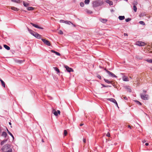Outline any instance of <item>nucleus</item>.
<instances>
[{
  "label": "nucleus",
  "instance_id": "nucleus-29",
  "mask_svg": "<svg viewBox=\"0 0 152 152\" xmlns=\"http://www.w3.org/2000/svg\"><path fill=\"white\" fill-rule=\"evenodd\" d=\"M86 12L88 14H91L92 13V11H91V10H87V9L86 10Z\"/></svg>",
  "mask_w": 152,
  "mask_h": 152
},
{
  "label": "nucleus",
  "instance_id": "nucleus-39",
  "mask_svg": "<svg viewBox=\"0 0 152 152\" xmlns=\"http://www.w3.org/2000/svg\"><path fill=\"white\" fill-rule=\"evenodd\" d=\"M59 34H63V33L61 30H60L59 32Z\"/></svg>",
  "mask_w": 152,
  "mask_h": 152
},
{
  "label": "nucleus",
  "instance_id": "nucleus-11",
  "mask_svg": "<svg viewBox=\"0 0 152 152\" xmlns=\"http://www.w3.org/2000/svg\"><path fill=\"white\" fill-rule=\"evenodd\" d=\"M34 36L38 39H40L41 38V35L36 32H35Z\"/></svg>",
  "mask_w": 152,
  "mask_h": 152
},
{
  "label": "nucleus",
  "instance_id": "nucleus-49",
  "mask_svg": "<svg viewBox=\"0 0 152 152\" xmlns=\"http://www.w3.org/2000/svg\"><path fill=\"white\" fill-rule=\"evenodd\" d=\"M84 125L83 124H80V126H82Z\"/></svg>",
  "mask_w": 152,
  "mask_h": 152
},
{
  "label": "nucleus",
  "instance_id": "nucleus-56",
  "mask_svg": "<svg viewBox=\"0 0 152 152\" xmlns=\"http://www.w3.org/2000/svg\"><path fill=\"white\" fill-rule=\"evenodd\" d=\"M151 69L152 71V66L151 67Z\"/></svg>",
  "mask_w": 152,
  "mask_h": 152
},
{
  "label": "nucleus",
  "instance_id": "nucleus-37",
  "mask_svg": "<svg viewBox=\"0 0 152 152\" xmlns=\"http://www.w3.org/2000/svg\"><path fill=\"white\" fill-rule=\"evenodd\" d=\"M80 5L81 7H83L84 6V3L83 2H81L80 3Z\"/></svg>",
  "mask_w": 152,
  "mask_h": 152
},
{
  "label": "nucleus",
  "instance_id": "nucleus-54",
  "mask_svg": "<svg viewBox=\"0 0 152 152\" xmlns=\"http://www.w3.org/2000/svg\"><path fill=\"white\" fill-rule=\"evenodd\" d=\"M2 48V47L0 45V49H1Z\"/></svg>",
  "mask_w": 152,
  "mask_h": 152
},
{
  "label": "nucleus",
  "instance_id": "nucleus-31",
  "mask_svg": "<svg viewBox=\"0 0 152 152\" xmlns=\"http://www.w3.org/2000/svg\"><path fill=\"white\" fill-rule=\"evenodd\" d=\"M34 9V8L32 7H29L27 8V10H32Z\"/></svg>",
  "mask_w": 152,
  "mask_h": 152
},
{
  "label": "nucleus",
  "instance_id": "nucleus-4",
  "mask_svg": "<svg viewBox=\"0 0 152 152\" xmlns=\"http://www.w3.org/2000/svg\"><path fill=\"white\" fill-rule=\"evenodd\" d=\"M105 70L106 72L108 74L109 76L112 77L117 78V77L112 72L106 69H105Z\"/></svg>",
  "mask_w": 152,
  "mask_h": 152
},
{
  "label": "nucleus",
  "instance_id": "nucleus-3",
  "mask_svg": "<svg viewBox=\"0 0 152 152\" xmlns=\"http://www.w3.org/2000/svg\"><path fill=\"white\" fill-rule=\"evenodd\" d=\"M41 39L45 44L48 46H50V43L49 41L46 40L45 39Z\"/></svg>",
  "mask_w": 152,
  "mask_h": 152
},
{
  "label": "nucleus",
  "instance_id": "nucleus-45",
  "mask_svg": "<svg viewBox=\"0 0 152 152\" xmlns=\"http://www.w3.org/2000/svg\"><path fill=\"white\" fill-rule=\"evenodd\" d=\"M83 141V142L84 143H86V139H84Z\"/></svg>",
  "mask_w": 152,
  "mask_h": 152
},
{
  "label": "nucleus",
  "instance_id": "nucleus-24",
  "mask_svg": "<svg viewBox=\"0 0 152 152\" xmlns=\"http://www.w3.org/2000/svg\"><path fill=\"white\" fill-rule=\"evenodd\" d=\"M0 81L1 82V83L2 86L3 87H5V83L1 79H0Z\"/></svg>",
  "mask_w": 152,
  "mask_h": 152
},
{
  "label": "nucleus",
  "instance_id": "nucleus-8",
  "mask_svg": "<svg viewBox=\"0 0 152 152\" xmlns=\"http://www.w3.org/2000/svg\"><path fill=\"white\" fill-rule=\"evenodd\" d=\"M60 23H64L66 24L70 25V23H72L71 22L68 21H65L64 20H60Z\"/></svg>",
  "mask_w": 152,
  "mask_h": 152
},
{
  "label": "nucleus",
  "instance_id": "nucleus-51",
  "mask_svg": "<svg viewBox=\"0 0 152 152\" xmlns=\"http://www.w3.org/2000/svg\"><path fill=\"white\" fill-rule=\"evenodd\" d=\"M128 127L129 128L131 129V127L130 125H129L128 126Z\"/></svg>",
  "mask_w": 152,
  "mask_h": 152
},
{
  "label": "nucleus",
  "instance_id": "nucleus-46",
  "mask_svg": "<svg viewBox=\"0 0 152 152\" xmlns=\"http://www.w3.org/2000/svg\"><path fill=\"white\" fill-rule=\"evenodd\" d=\"M124 36H128L127 34L126 33H125L124 34Z\"/></svg>",
  "mask_w": 152,
  "mask_h": 152
},
{
  "label": "nucleus",
  "instance_id": "nucleus-25",
  "mask_svg": "<svg viewBox=\"0 0 152 152\" xmlns=\"http://www.w3.org/2000/svg\"><path fill=\"white\" fill-rule=\"evenodd\" d=\"M11 1L13 2L17 3H20V0H12Z\"/></svg>",
  "mask_w": 152,
  "mask_h": 152
},
{
  "label": "nucleus",
  "instance_id": "nucleus-23",
  "mask_svg": "<svg viewBox=\"0 0 152 152\" xmlns=\"http://www.w3.org/2000/svg\"><path fill=\"white\" fill-rule=\"evenodd\" d=\"M7 130L8 133L12 137L13 140H14V137L13 135L7 129Z\"/></svg>",
  "mask_w": 152,
  "mask_h": 152
},
{
  "label": "nucleus",
  "instance_id": "nucleus-42",
  "mask_svg": "<svg viewBox=\"0 0 152 152\" xmlns=\"http://www.w3.org/2000/svg\"><path fill=\"white\" fill-rule=\"evenodd\" d=\"M147 61L149 63H152V60L150 59L149 60H148Z\"/></svg>",
  "mask_w": 152,
  "mask_h": 152
},
{
  "label": "nucleus",
  "instance_id": "nucleus-16",
  "mask_svg": "<svg viewBox=\"0 0 152 152\" xmlns=\"http://www.w3.org/2000/svg\"><path fill=\"white\" fill-rule=\"evenodd\" d=\"M100 20L101 22L104 23H106L107 21V20L106 19L102 18L100 19Z\"/></svg>",
  "mask_w": 152,
  "mask_h": 152
},
{
  "label": "nucleus",
  "instance_id": "nucleus-19",
  "mask_svg": "<svg viewBox=\"0 0 152 152\" xmlns=\"http://www.w3.org/2000/svg\"><path fill=\"white\" fill-rule=\"evenodd\" d=\"M126 90L128 91L129 92H132L131 89L129 86H126Z\"/></svg>",
  "mask_w": 152,
  "mask_h": 152
},
{
  "label": "nucleus",
  "instance_id": "nucleus-17",
  "mask_svg": "<svg viewBox=\"0 0 152 152\" xmlns=\"http://www.w3.org/2000/svg\"><path fill=\"white\" fill-rule=\"evenodd\" d=\"M136 3H137V2H136ZM137 4H134V5L133 6V9L135 12H136L137 11V7L135 6V5H137Z\"/></svg>",
  "mask_w": 152,
  "mask_h": 152
},
{
  "label": "nucleus",
  "instance_id": "nucleus-52",
  "mask_svg": "<svg viewBox=\"0 0 152 152\" xmlns=\"http://www.w3.org/2000/svg\"><path fill=\"white\" fill-rule=\"evenodd\" d=\"M143 92H144V93H146V91L145 90H143Z\"/></svg>",
  "mask_w": 152,
  "mask_h": 152
},
{
  "label": "nucleus",
  "instance_id": "nucleus-57",
  "mask_svg": "<svg viewBox=\"0 0 152 152\" xmlns=\"http://www.w3.org/2000/svg\"><path fill=\"white\" fill-rule=\"evenodd\" d=\"M129 78L132 79V77L131 76L129 77Z\"/></svg>",
  "mask_w": 152,
  "mask_h": 152
},
{
  "label": "nucleus",
  "instance_id": "nucleus-10",
  "mask_svg": "<svg viewBox=\"0 0 152 152\" xmlns=\"http://www.w3.org/2000/svg\"><path fill=\"white\" fill-rule=\"evenodd\" d=\"M108 100L109 101H110L111 102H113V103H115L116 105L118 106V104L115 100L113 98H109L108 99Z\"/></svg>",
  "mask_w": 152,
  "mask_h": 152
},
{
  "label": "nucleus",
  "instance_id": "nucleus-15",
  "mask_svg": "<svg viewBox=\"0 0 152 152\" xmlns=\"http://www.w3.org/2000/svg\"><path fill=\"white\" fill-rule=\"evenodd\" d=\"M51 52L55 53L56 54L57 56H60L61 55L59 53L57 52H56L54 50H51Z\"/></svg>",
  "mask_w": 152,
  "mask_h": 152
},
{
  "label": "nucleus",
  "instance_id": "nucleus-20",
  "mask_svg": "<svg viewBox=\"0 0 152 152\" xmlns=\"http://www.w3.org/2000/svg\"><path fill=\"white\" fill-rule=\"evenodd\" d=\"M53 68L54 69V70L56 72H57V73L58 74L60 72L59 70L58 69L57 67H54Z\"/></svg>",
  "mask_w": 152,
  "mask_h": 152
},
{
  "label": "nucleus",
  "instance_id": "nucleus-40",
  "mask_svg": "<svg viewBox=\"0 0 152 152\" xmlns=\"http://www.w3.org/2000/svg\"><path fill=\"white\" fill-rule=\"evenodd\" d=\"M101 85L104 87H108V86H107V85L105 86V85H104V84H101Z\"/></svg>",
  "mask_w": 152,
  "mask_h": 152
},
{
  "label": "nucleus",
  "instance_id": "nucleus-27",
  "mask_svg": "<svg viewBox=\"0 0 152 152\" xmlns=\"http://www.w3.org/2000/svg\"><path fill=\"white\" fill-rule=\"evenodd\" d=\"M23 5L25 7H27L29 6V4L26 3H25L24 1H23Z\"/></svg>",
  "mask_w": 152,
  "mask_h": 152
},
{
  "label": "nucleus",
  "instance_id": "nucleus-18",
  "mask_svg": "<svg viewBox=\"0 0 152 152\" xmlns=\"http://www.w3.org/2000/svg\"><path fill=\"white\" fill-rule=\"evenodd\" d=\"M118 18L120 20H123L125 19V16H119Z\"/></svg>",
  "mask_w": 152,
  "mask_h": 152
},
{
  "label": "nucleus",
  "instance_id": "nucleus-6",
  "mask_svg": "<svg viewBox=\"0 0 152 152\" xmlns=\"http://www.w3.org/2000/svg\"><path fill=\"white\" fill-rule=\"evenodd\" d=\"M148 95H146L145 94H141V98L145 100H147L148 99Z\"/></svg>",
  "mask_w": 152,
  "mask_h": 152
},
{
  "label": "nucleus",
  "instance_id": "nucleus-36",
  "mask_svg": "<svg viewBox=\"0 0 152 152\" xmlns=\"http://www.w3.org/2000/svg\"><path fill=\"white\" fill-rule=\"evenodd\" d=\"M108 2H107L109 3L110 5H113V3L112 1L108 0Z\"/></svg>",
  "mask_w": 152,
  "mask_h": 152
},
{
  "label": "nucleus",
  "instance_id": "nucleus-26",
  "mask_svg": "<svg viewBox=\"0 0 152 152\" xmlns=\"http://www.w3.org/2000/svg\"><path fill=\"white\" fill-rule=\"evenodd\" d=\"M104 80L105 82H106V83H107L108 84H111L112 83V82L111 81H109L108 80L104 79Z\"/></svg>",
  "mask_w": 152,
  "mask_h": 152
},
{
  "label": "nucleus",
  "instance_id": "nucleus-7",
  "mask_svg": "<svg viewBox=\"0 0 152 152\" xmlns=\"http://www.w3.org/2000/svg\"><path fill=\"white\" fill-rule=\"evenodd\" d=\"M52 113L55 115L57 116L58 114H60V111L59 110H58L57 112L53 109L52 111Z\"/></svg>",
  "mask_w": 152,
  "mask_h": 152
},
{
  "label": "nucleus",
  "instance_id": "nucleus-33",
  "mask_svg": "<svg viewBox=\"0 0 152 152\" xmlns=\"http://www.w3.org/2000/svg\"><path fill=\"white\" fill-rule=\"evenodd\" d=\"M135 102H136V103L139 105H141L142 104L141 103L138 101H135Z\"/></svg>",
  "mask_w": 152,
  "mask_h": 152
},
{
  "label": "nucleus",
  "instance_id": "nucleus-13",
  "mask_svg": "<svg viewBox=\"0 0 152 152\" xmlns=\"http://www.w3.org/2000/svg\"><path fill=\"white\" fill-rule=\"evenodd\" d=\"M123 80L125 81H128L129 80L127 77L124 76L122 77Z\"/></svg>",
  "mask_w": 152,
  "mask_h": 152
},
{
  "label": "nucleus",
  "instance_id": "nucleus-43",
  "mask_svg": "<svg viewBox=\"0 0 152 152\" xmlns=\"http://www.w3.org/2000/svg\"><path fill=\"white\" fill-rule=\"evenodd\" d=\"M123 98L124 99L126 100H127V99H128L126 97V96H124L123 97Z\"/></svg>",
  "mask_w": 152,
  "mask_h": 152
},
{
  "label": "nucleus",
  "instance_id": "nucleus-41",
  "mask_svg": "<svg viewBox=\"0 0 152 152\" xmlns=\"http://www.w3.org/2000/svg\"><path fill=\"white\" fill-rule=\"evenodd\" d=\"M106 136H107L108 137H110V134L109 132H108L107 134H106Z\"/></svg>",
  "mask_w": 152,
  "mask_h": 152
},
{
  "label": "nucleus",
  "instance_id": "nucleus-34",
  "mask_svg": "<svg viewBox=\"0 0 152 152\" xmlns=\"http://www.w3.org/2000/svg\"><path fill=\"white\" fill-rule=\"evenodd\" d=\"M67 134V132L66 130H65L64 131V136H66Z\"/></svg>",
  "mask_w": 152,
  "mask_h": 152
},
{
  "label": "nucleus",
  "instance_id": "nucleus-14",
  "mask_svg": "<svg viewBox=\"0 0 152 152\" xmlns=\"http://www.w3.org/2000/svg\"><path fill=\"white\" fill-rule=\"evenodd\" d=\"M7 135V133L5 132H3L2 133L1 136L4 137L5 138H6Z\"/></svg>",
  "mask_w": 152,
  "mask_h": 152
},
{
  "label": "nucleus",
  "instance_id": "nucleus-50",
  "mask_svg": "<svg viewBox=\"0 0 152 152\" xmlns=\"http://www.w3.org/2000/svg\"><path fill=\"white\" fill-rule=\"evenodd\" d=\"M149 144L148 143H146L145 144V145L146 146H148V145Z\"/></svg>",
  "mask_w": 152,
  "mask_h": 152
},
{
  "label": "nucleus",
  "instance_id": "nucleus-5",
  "mask_svg": "<svg viewBox=\"0 0 152 152\" xmlns=\"http://www.w3.org/2000/svg\"><path fill=\"white\" fill-rule=\"evenodd\" d=\"M64 67L66 68L67 71L68 72H71L73 71V70L72 69L69 67L67 65H65L64 66Z\"/></svg>",
  "mask_w": 152,
  "mask_h": 152
},
{
  "label": "nucleus",
  "instance_id": "nucleus-47",
  "mask_svg": "<svg viewBox=\"0 0 152 152\" xmlns=\"http://www.w3.org/2000/svg\"><path fill=\"white\" fill-rule=\"evenodd\" d=\"M97 2H95L94 3H95V4H94V5H96V6H98V5H96V4H97Z\"/></svg>",
  "mask_w": 152,
  "mask_h": 152
},
{
  "label": "nucleus",
  "instance_id": "nucleus-2",
  "mask_svg": "<svg viewBox=\"0 0 152 152\" xmlns=\"http://www.w3.org/2000/svg\"><path fill=\"white\" fill-rule=\"evenodd\" d=\"M145 44V43L141 41H137L136 42V45L139 46H144Z\"/></svg>",
  "mask_w": 152,
  "mask_h": 152
},
{
  "label": "nucleus",
  "instance_id": "nucleus-28",
  "mask_svg": "<svg viewBox=\"0 0 152 152\" xmlns=\"http://www.w3.org/2000/svg\"><path fill=\"white\" fill-rule=\"evenodd\" d=\"M7 139L4 140H3L1 143V145H3L4 144V143L6 142L7 141Z\"/></svg>",
  "mask_w": 152,
  "mask_h": 152
},
{
  "label": "nucleus",
  "instance_id": "nucleus-30",
  "mask_svg": "<svg viewBox=\"0 0 152 152\" xmlns=\"http://www.w3.org/2000/svg\"><path fill=\"white\" fill-rule=\"evenodd\" d=\"M90 0H85L84 1V3L86 4H88L90 2Z\"/></svg>",
  "mask_w": 152,
  "mask_h": 152
},
{
  "label": "nucleus",
  "instance_id": "nucleus-35",
  "mask_svg": "<svg viewBox=\"0 0 152 152\" xmlns=\"http://www.w3.org/2000/svg\"><path fill=\"white\" fill-rule=\"evenodd\" d=\"M131 20V18H128L125 19V21L126 22H128Z\"/></svg>",
  "mask_w": 152,
  "mask_h": 152
},
{
  "label": "nucleus",
  "instance_id": "nucleus-32",
  "mask_svg": "<svg viewBox=\"0 0 152 152\" xmlns=\"http://www.w3.org/2000/svg\"><path fill=\"white\" fill-rule=\"evenodd\" d=\"M139 23L143 25H145V23L143 21H141L139 22Z\"/></svg>",
  "mask_w": 152,
  "mask_h": 152
},
{
  "label": "nucleus",
  "instance_id": "nucleus-22",
  "mask_svg": "<svg viewBox=\"0 0 152 152\" xmlns=\"http://www.w3.org/2000/svg\"><path fill=\"white\" fill-rule=\"evenodd\" d=\"M11 9L12 10H13L15 11H18V9L14 7H11Z\"/></svg>",
  "mask_w": 152,
  "mask_h": 152
},
{
  "label": "nucleus",
  "instance_id": "nucleus-21",
  "mask_svg": "<svg viewBox=\"0 0 152 152\" xmlns=\"http://www.w3.org/2000/svg\"><path fill=\"white\" fill-rule=\"evenodd\" d=\"M4 47L7 50H9L10 49V48L6 45H4Z\"/></svg>",
  "mask_w": 152,
  "mask_h": 152
},
{
  "label": "nucleus",
  "instance_id": "nucleus-58",
  "mask_svg": "<svg viewBox=\"0 0 152 152\" xmlns=\"http://www.w3.org/2000/svg\"><path fill=\"white\" fill-rule=\"evenodd\" d=\"M42 142H44L43 140H42Z\"/></svg>",
  "mask_w": 152,
  "mask_h": 152
},
{
  "label": "nucleus",
  "instance_id": "nucleus-9",
  "mask_svg": "<svg viewBox=\"0 0 152 152\" xmlns=\"http://www.w3.org/2000/svg\"><path fill=\"white\" fill-rule=\"evenodd\" d=\"M31 24L33 26L35 27L36 28L40 29H43V28L42 27H40L39 26H38L37 25L35 24H34L32 23H31Z\"/></svg>",
  "mask_w": 152,
  "mask_h": 152
},
{
  "label": "nucleus",
  "instance_id": "nucleus-1",
  "mask_svg": "<svg viewBox=\"0 0 152 152\" xmlns=\"http://www.w3.org/2000/svg\"><path fill=\"white\" fill-rule=\"evenodd\" d=\"M1 149L3 152H12V150L10 145L7 144L4 145Z\"/></svg>",
  "mask_w": 152,
  "mask_h": 152
},
{
  "label": "nucleus",
  "instance_id": "nucleus-53",
  "mask_svg": "<svg viewBox=\"0 0 152 152\" xmlns=\"http://www.w3.org/2000/svg\"><path fill=\"white\" fill-rule=\"evenodd\" d=\"M9 124L11 126V123L10 122H9Z\"/></svg>",
  "mask_w": 152,
  "mask_h": 152
},
{
  "label": "nucleus",
  "instance_id": "nucleus-55",
  "mask_svg": "<svg viewBox=\"0 0 152 152\" xmlns=\"http://www.w3.org/2000/svg\"><path fill=\"white\" fill-rule=\"evenodd\" d=\"M107 86H108V87H111V86H109V85H107Z\"/></svg>",
  "mask_w": 152,
  "mask_h": 152
},
{
  "label": "nucleus",
  "instance_id": "nucleus-12",
  "mask_svg": "<svg viewBox=\"0 0 152 152\" xmlns=\"http://www.w3.org/2000/svg\"><path fill=\"white\" fill-rule=\"evenodd\" d=\"M27 29L29 32L33 36H34L35 32L33 31V30L29 29L27 27Z\"/></svg>",
  "mask_w": 152,
  "mask_h": 152
},
{
  "label": "nucleus",
  "instance_id": "nucleus-44",
  "mask_svg": "<svg viewBox=\"0 0 152 152\" xmlns=\"http://www.w3.org/2000/svg\"><path fill=\"white\" fill-rule=\"evenodd\" d=\"M23 60H19L18 62L20 63H22L23 62Z\"/></svg>",
  "mask_w": 152,
  "mask_h": 152
},
{
  "label": "nucleus",
  "instance_id": "nucleus-48",
  "mask_svg": "<svg viewBox=\"0 0 152 152\" xmlns=\"http://www.w3.org/2000/svg\"><path fill=\"white\" fill-rule=\"evenodd\" d=\"M146 142V141L145 140H143L142 141V142L143 143H145V142Z\"/></svg>",
  "mask_w": 152,
  "mask_h": 152
},
{
  "label": "nucleus",
  "instance_id": "nucleus-38",
  "mask_svg": "<svg viewBox=\"0 0 152 152\" xmlns=\"http://www.w3.org/2000/svg\"><path fill=\"white\" fill-rule=\"evenodd\" d=\"M97 77L99 78V79H102V77H101V76L100 75H97Z\"/></svg>",
  "mask_w": 152,
  "mask_h": 152
}]
</instances>
